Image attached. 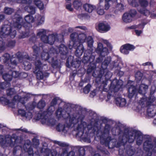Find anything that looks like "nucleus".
Wrapping results in <instances>:
<instances>
[{
	"mask_svg": "<svg viewBox=\"0 0 156 156\" xmlns=\"http://www.w3.org/2000/svg\"><path fill=\"white\" fill-rule=\"evenodd\" d=\"M112 47L111 44L107 40L102 39L98 44V46L96 50L97 53L100 55L97 59V62L102 61V58L108 55L109 51H111Z\"/></svg>",
	"mask_w": 156,
	"mask_h": 156,
	"instance_id": "obj_1",
	"label": "nucleus"
},
{
	"mask_svg": "<svg viewBox=\"0 0 156 156\" xmlns=\"http://www.w3.org/2000/svg\"><path fill=\"white\" fill-rule=\"evenodd\" d=\"M78 35L76 33H73L70 35V37L71 41L70 42L69 45V48L70 49H72L74 48L76 49L75 55L78 57L80 56L82 54L84 48L83 44H80L77 46V43L78 41Z\"/></svg>",
	"mask_w": 156,
	"mask_h": 156,
	"instance_id": "obj_2",
	"label": "nucleus"
},
{
	"mask_svg": "<svg viewBox=\"0 0 156 156\" xmlns=\"http://www.w3.org/2000/svg\"><path fill=\"white\" fill-rule=\"evenodd\" d=\"M84 118V116L83 115L74 114L70 117L69 119V121L71 124H75L80 121V123L78 125L77 130L82 131V133L84 129L87 126L86 122L83 121Z\"/></svg>",
	"mask_w": 156,
	"mask_h": 156,
	"instance_id": "obj_3",
	"label": "nucleus"
},
{
	"mask_svg": "<svg viewBox=\"0 0 156 156\" xmlns=\"http://www.w3.org/2000/svg\"><path fill=\"white\" fill-rule=\"evenodd\" d=\"M9 35L12 38H14L16 35V30L10 25H3L0 29V37L2 38Z\"/></svg>",
	"mask_w": 156,
	"mask_h": 156,
	"instance_id": "obj_4",
	"label": "nucleus"
},
{
	"mask_svg": "<svg viewBox=\"0 0 156 156\" xmlns=\"http://www.w3.org/2000/svg\"><path fill=\"white\" fill-rule=\"evenodd\" d=\"M122 85V81H118L116 80H114L111 83L109 87L108 94L107 96L108 100L111 98H113V96L114 95V93L117 92L121 87Z\"/></svg>",
	"mask_w": 156,
	"mask_h": 156,
	"instance_id": "obj_5",
	"label": "nucleus"
},
{
	"mask_svg": "<svg viewBox=\"0 0 156 156\" xmlns=\"http://www.w3.org/2000/svg\"><path fill=\"white\" fill-rule=\"evenodd\" d=\"M148 88V86L144 84H141L138 89L137 90L134 86L131 85L129 88V97L130 98H132L137 91L140 94H144L146 93Z\"/></svg>",
	"mask_w": 156,
	"mask_h": 156,
	"instance_id": "obj_6",
	"label": "nucleus"
},
{
	"mask_svg": "<svg viewBox=\"0 0 156 156\" xmlns=\"http://www.w3.org/2000/svg\"><path fill=\"white\" fill-rule=\"evenodd\" d=\"M43 66L39 60H37L35 62V67L34 72L36 74L37 78L39 80L42 79L44 77L48 76L49 75L47 73H43L41 71Z\"/></svg>",
	"mask_w": 156,
	"mask_h": 156,
	"instance_id": "obj_7",
	"label": "nucleus"
},
{
	"mask_svg": "<svg viewBox=\"0 0 156 156\" xmlns=\"http://www.w3.org/2000/svg\"><path fill=\"white\" fill-rule=\"evenodd\" d=\"M65 109L63 110L62 108L59 107L56 112V116L58 118L62 117L65 118L66 116L65 115L67 114L68 116H69V112L71 109V107L69 104H65L64 106Z\"/></svg>",
	"mask_w": 156,
	"mask_h": 156,
	"instance_id": "obj_8",
	"label": "nucleus"
},
{
	"mask_svg": "<svg viewBox=\"0 0 156 156\" xmlns=\"http://www.w3.org/2000/svg\"><path fill=\"white\" fill-rule=\"evenodd\" d=\"M54 48H51L49 52L47 50H44L41 53V58L42 59L44 60H48L49 58H51V61H49L50 63H54V62L56 61V60H54L53 56H55V53L53 52Z\"/></svg>",
	"mask_w": 156,
	"mask_h": 156,
	"instance_id": "obj_9",
	"label": "nucleus"
},
{
	"mask_svg": "<svg viewBox=\"0 0 156 156\" xmlns=\"http://www.w3.org/2000/svg\"><path fill=\"white\" fill-rule=\"evenodd\" d=\"M143 135L140 131L132 128H126L123 132V136H141Z\"/></svg>",
	"mask_w": 156,
	"mask_h": 156,
	"instance_id": "obj_10",
	"label": "nucleus"
},
{
	"mask_svg": "<svg viewBox=\"0 0 156 156\" xmlns=\"http://www.w3.org/2000/svg\"><path fill=\"white\" fill-rule=\"evenodd\" d=\"M13 23L12 24L15 28L19 29L22 27L23 20L21 16L16 13L12 17Z\"/></svg>",
	"mask_w": 156,
	"mask_h": 156,
	"instance_id": "obj_11",
	"label": "nucleus"
},
{
	"mask_svg": "<svg viewBox=\"0 0 156 156\" xmlns=\"http://www.w3.org/2000/svg\"><path fill=\"white\" fill-rule=\"evenodd\" d=\"M58 35L56 34H51L42 37V41L44 43L52 45L55 41H58Z\"/></svg>",
	"mask_w": 156,
	"mask_h": 156,
	"instance_id": "obj_12",
	"label": "nucleus"
},
{
	"mask_svg": "<svg viewBox=\"0 0 156 156\" xmlns=\"http://www.w3.org/2000/svg\"><path fill=\"white\" fill-rule=\"evenodd\" d=\"M144 148L147 152V156H151L152 151H156V141H155V145L154 146L151 144V141H146L144 144Z\"/></svg>",
	"mask_w": 156,
	"mask_h": 156,
	"instance_id": "obj_13",
	"label": "nucleus"
},
{
	"mask_svg": "<svg viewBox=\"0 0 156 156\" xmlns=\"http://www.w3.org/2000/svg\"><path fill=\"white\" fill-rule=\"evenodd\" d=\"M46 112V114L44 115L43 118L41 119V122L42 124L46 125L48 126H53L55 123V120L53 119H50L49 118L48 115L51 114L50 112L48 111Z\"/></svg>",
	"mask_w": 156,
	"mask_h": 156,
	"instance_id": "obj_14",
	"label": "nucleus"
},
{
	"mask_svg": "<svg viewBox=\"0 0 156 156\" xmlns=\"http://www.w3.org/2000/svg\"><path fill=\"white\" fill-rule=\"evenodd\" d=\"M96 30L100 32H106L111 29L110 25L105 22H101L98 23L96 27Z\"/></svg>",
	"mask_w": 156,
	"mask_h": 156,
	"instance_id": "obj_15",
	"label": "nucleus"
},
{
	"mask_svg": "<svg viewBox=\"0 0 156 156\" xmlns=\"http://www.w3.org/2000/svg\"><path fill=\"white\" fill-rule=\"evenodd\" d=\"M2 77L5 82L0 83V88L1 89H4L9 87L10 84L8 82L11 81L12 79V76L10 74L9 72L8 73L4 74L2 75Z\"/></svg>",
	"mask_w": 156,
	"mask_h": 156,
	"instance_id": "obj_16",
	"label": "nucleus"
},
{
	"mask_svg": "<svg viewBox=\"0 0 156 156\" xmlns=\"http://www.w3.org/2000/svg\"><path fill=\"white\" fill-rule=\"evenodd\" d=\"M16 93L15 90L13 88H10L6 90L7 95V98L8 99L5 98H2L1 99V100L4 101L6 104H8L10 103L11 102V99Z\"/></svg>",
	"mask_w": 156,
	"mask_h": 156,
	"instance_id": "obj_17",
	"label": "nucleus"
},
{
	"mask_svg": "<svg viewBox=\"0 0 156 156\" xmlns=\"http://www.w3.org/2000/svg\"><path fill=\"white\" fill-rule=\"evenodd\" d=\"M99 138L101 143L103 144H105L106 146H109V145L112 143L113 145H115L116 144L115 140L111 139V137H97Z\"/></svg>",
	"mask_w": 156,
	"mask_h": 156,
	"instance_id": "obj_18",
	"label": "nucleus"
},
{
	"mask_svg": "<svg viewBox=\"0 0 156 156\" xmlns=\"http://www.w3.org/2000/svg\"><path fill=\"white\" fill-rule=\"evenodd\" d=\"M155 98L153 96H151L150 98H147L144 96L139 101L140 104L143 106L150 105L155 100Z\"/></svg>",
	"mask_w": 156,
	"mask_h": 156,
	"instance_id": "obj_19",
	"label": "nucleus"
},
{
	"mask_svg": "<svg viewBox=\"0 0 156 156\" xmlns=\"http://www.w3.org/2000/svg\"><path fill=\"white\" fill-rule=\"evenodd\" d=\"M53 52L55 53V56L57 54L59 53L60 54L64 55V58H66V55L68 52V50L66 46L64 44H61L59 47H57L56 49L54 48Z\"/></svg>",
	"mask_w": 156,
	"mask_h": 156,
	"instance_id": "obj_20",
	"label": "nucleus"
},
{
	"mask_svg": "<svg viewBox=\"0 0 156 156\" xmlns=\"http://www.w3.org/2000/svg\"><path fill=\"white\" fill-rule=\"evenodd\" d=\"M134 48V47L133 45L129 44H126L121 46L120 48V51L122 54L126 55L129 53V51H132Z\"/></svg>",
	"mask_w": 156,
	"mask_h": 156,
	"instance_id": "obj_21",
	"label": "nucleus"
},
{
	"mask_svg": "<svg viewBox=\"0 0 156 156\" xmlns=\"http://www.w3.org/2000/svg\"><path fill=\"white\" fill-rule=\"evenodd\" d=\"M56 129L58 131L62 132L64 133H71L70 132L72 130V128L67 126H65L64 125L61 124H59L57 126Z\"/></svg>",
	"mask_w": 156,
	"mask_h": 156,
	"instance_id": "obj_22",
	"label": "nucleus"
},
{
	"mask_svg": "<svg viewBox=\"0 0 156 156\" xmlns=\"http://www.w3.org/2000/svg\"><path fill=\"white\" fill-rule=\"evenodd\" d=\"M18 113L22 116L25 117L28 120L30 119L33 117V115L31 112L27 110L26 111L23 109H19L18 111Z\"/></svg>",
	"mask_w": 156,
	"mask_h": 156,
	"instance_id": "obj_23",
	"label": "nucleus"
},
{
	"mask_svg": "<svg viewBox=\"0 0 156 156\" xmlns=\"http://www.w3.org/2000/svg\"><path fill=\"white\" fill-rule=\"evenodd\" d=\"M147 24L146 23H142L141 24L135 26L134 27L135 29H141V30H138L137 29H136L134 30V32L135 33V35L137 36H140L141 35L143 32L142 29L144 28V26Z\"/></svg>",
	"mask_w": 156,
	"mask_h": 156,
	"instance_id": "obj_24",
	"label": "nucleus"
},
{
	"mask_svg": "<svg viewBox=\"0 0 156 156\" xmlns=\"http://www.w3.org/2000/svg\"><path fill=\"white\" fill-rule=\"evenodd\" d=\"M120 140H122V141L117 143L119 145H124L127 141L129 143H131L133 142L134 139L131 138L132 137H120Z\"/></svg>",
	"mask_w": 156,
	"mask_h": 156,
	"instance_id": "obj_25",
	"label": "nucleus"
},
{
	"mask_svg": "<svg viewBox=\"0 0 156 156\" xmlns=\"http://www.w3.org/2000/svg\"><path fill=\"white\" fill-rule=\"evenodd\" d=\"M60 101L59 98L57 97L54 98L52 100L51 106L48 108V111L50 112L51 113H52L55 110V108L54 106L56 104Z\"/></svg>",
	"mask_w": 156,
	"mask_h": 156,
	"instance_id": "obj_26",
	"label": "nucleus"
},
{
	"mask_svg": "<svg viewBox=\"0 0 156 156\" xmlns=\"http://www.w3.org/2000/svg\"><path fill=\"white\" fill-rule=\"evenodd\" d=\"M87 37L86 35L84 33L79 34L78 37L77 46L80 44H82V43L86 41Z\"/></svg>",
	"mask_w": 156,
	"mask_h": 156,
	"instance_id": "obj_27",
	"label": "nucleus"
},
{
	"mask_svg": "<svg viewBox=\"0 0 156 156\" xmlns=\"http://www.w3.org/2000/svg\"><path fill=\"white\" fill-rule=\"evenodd\" d=\"M45 20L44 17L39 14H36L35 16V21L38 25L43 24Z\"/></svg>",
	"mask_w": 156,
	"mask_h": 156,
	"instance_id": "obj_28",
	"label": "nucleus"
},
{
	"mask_svg": "<svg viewBox=\"0 0 156 156\" xmlns=\"http://www.w3.org/2000/svg\"><path fill=\"white\" fill-rule=\"evenodd\" d=\"M27 97L25 96L23 97H21L20 96H19L18 95H15L12 98L13 101H20L21 103L23 104L27 99ZM22 106H23V104H22Z\"/></svg>",
	"mask_w": 156,
	"mask_h": 156,
	"instance_id": "obj_29",
	"label": "nucleus"
},
{
	"mask_svg": "<svg viewBox=\"0 0 156 156\" xmlns=\"http://www.w3.org/2000/svg\"><path fill=\"white\" fill-rule=\"evenodd\" d=\"M126 101L125 99L118 97L116 99V103L119 106L122 107L125 105L126 104Z\"/></svg>",
	"mask_w": 156,
	"mask_h": 156,
	"instance_id": "obj_30",
	"label": "nucleus"
},
{
	"mask_svg": "<svg viewBox=\"0 0 156 156\" xmlns=\"http://www.w3.org/2000/svg\"><path fill=\"white\" fill-rule=\"evenodd\" d=\"M147 113L149 116L152 117L156 114V109L153 105H151L147 109Z\"/></svg>",
	"mask_w": 156,
	"mask_h": 156,
	"instance_id": "obj_31",
	"label": "nucleus"
},
{
	"mask_svg": "<svg viewBox=\"0 0 156 156\" xmlns=\"http://www.w3.org/2000/svg\"><path fill=\"white\" fill-rule=\"evenodd\" d=\"M24 58H23V57H12L10 59V61L11 64L12 65H16L18 63V61L20 62H22L23 61L25 60Z\"/></svg>",
	"mask_w": 156,
	"mask_h": 156,
	"instance_id": "obj_32",
	"label": "nucleus"
},
{
	"mask_svg": "<svg viewBox=\"0 0 156 156\" xmlns=\"http://www.w3.org/2000/svg\"><path fill=\"white\" fill-rule=\"evenodd\" d=\"M139 12L142 15L146 16H148L150 14L149 10L146 7L141 8L138 9Z\"/></svg>",
	"mask_w": 156,
	"mask_h": 156,
	"instance_id": "obj_33",
	"label": "nucleus"
},
{
	"mask_svg": "<svg viewBox=\"0 0 156 156\" xmlns=\"http://www.w3.org/2000/svg\"><path fill=\"white\" fill-rule=\"evenodd\" d=\"M122 19L123 21L126 23H130L132 20V19L128 13H126L123 14Z\"/></svg>",
	"mask_w": 156,
	"mask_h": 156,
	"instance_id": "obj_34",
	"label": "nucleus"
},
{
	"mask_svg": "<svg viewBox=\"0 0 156 156\" xmlns=\"http://www.w3.org/2000/svg\"><path fill=\"white\" fill-rule=\"evenodd\" d=\"M25 20L28 24L30 25V24L35 21V17L34 18L32 16L28 15L25 17Z\"/></svg>",
	"mask_w": 156,
	"mask_h": 156,
	"instance_id": "obj_35",
	"label": "nucleus"
},
{
	"mask_svg": "<svg viewBox=\"0 0 156 156\" xmlns=\"http://www.w3.org/2000/svg\"><path fill=\"white\" fill-rule=\"evenodd\" d=\"M47 30L44 29H40L37 30V36L41 37L42 41V38L43 37L47 36Z\"/></svg>",
	"mask_w": 156,
	"mask_h": 156,
	"instance_id": "obj_36",
	"label": "nucleus"
},
{
	"mask_svg": "<svg viewBox=\"0 0 156 156\" xmlns=\"http://www.w3.org/2000/svg\"><path fill=\"white\" fill-rule=\"evenodd\" d=\"M87 46L90 50L92 51L93 49V44L94 41L92 37L90 36L87 37L86 40Z\"/></svg>",
	"mask_w": 156,
	"mask_h": 156,
	"instance_id": "obj_37",
	"label": "nucleus"
},
{
	"mask_svg": "<svg viewBox=\"0 0 156 156\" xmlns=\"http://www.w3.org/2000/svg\"><path fill=\"white\" fill-rule=\"evenodd\" d=\"M119 153L120 156H124L125 153H122V151L121 149H120L119 151ZM126 153L127 155H126L125 156H128V155L129 156H132L134 154V151L133 150L129 149L127 150Z\"/></svg>",
	"mask_w": 156,
	"mask_h": 156,
	"instance_id": "obj_38",
	"label": "nucleus"
},
{
	"mask_svg": "<svg viewBox=\"0 0 156 156\" xmlns=\"http://www.w3.org/2000/svg\"><path fill=\"white\" fill-rule=\"evenodd\" d=\"M83 7L85 10L87 12L89 13L92 12V11L94 9L93 5L88 4H85L84 5Z\"/></svg>",
	"mask_w": 156,
	"mask_h": 156,
	"instance_id": "obj_39",
	"label": "nucleus"
},
{
	"mask_svg": "<svg viewBox=\"0 0 156 156\" xmlns=\"http://www.w3.org/2000/svg\"><path fill=\"white\" fill-rule=\"evenodd\" d=\"M34 2L35 4L40 10H42L44 9V4L41 1L34 0Z\"/></svg>",
	"mask_w": 156,
	"mask_h": 156,
	"instance_id": "obj_40",
	"label": "nucleus"
},
{
	"mask_svg": "<svg viewBox=\"0 0 156 156\" xmlns=\"http://www.w3.org/2000/svg\"><path fill=\"white\" fill-rule=\"evenodd\" d=\"M111 60V58L110 57H107L102 63V67L104 69L106 68L107 66Z\"/></svg>",
	"mask_w": 156,
	"mask_h": 156,
	"instance_id": "obj_41",
	"label": "nucleus"
},
{
	"mask_svg": "<svg viewBox=\"0 0 156 156\" xmlns=\"http://www.w3.org/2000/svg\"><path fill=\"white\" fill-rule=\"evenodd\" d=\"M33 50L34 55H35L36 57L38 56L40 48L38 47L36 44H35L33 47Z\"/></svg>",
	"mask_w": 156,
	"mask_h": 156,
	"instance_id": "obj_42",
	"label": "nucleus"
},
{
	"mask_svg": "<svg viewBox=\"0 0 156 156\" xmlns=\"http://www.w3.org/2000/svg\"><path fill=\"white\" fill-rule=\"evenodd\" d=\"M25 9L28 12L32 14H34L35 12V8L32 6H29L27 7H25Z\"/></svg>",
	"mask_w": 156,
	"mask_h": 156,
	"instance_id": "obj_43",
	"label": "nucleus"
},
{
	"mask_svg": "<svg viewBox=\"0 0 156 156\" xmlns=\"http://www.w3.org/2000/svg\"><path fill=\"white\" fill-rule=\"evenodd\" d=\"M61 156H75V152L72 151L68 154L67 150H65L63 151Z\"/></svg>",
	"mask_w": 156,
	"mask_h": 156,
	"instance_id": "obj_44",
	"label": "nucleus"
},
{
	"mask_svg": "<svg viewBox=\"0 0 156 156\" xmlns=\"http://www.w3.org/2000/svg\"><path fill=\"white\" fill-rule=\"evenodd\" d=\"M9 73H10V74H11V75L12 76V77H14L15 78H17L20 77V74L19 72L14 71H9Z\"/></svg>",
	"mask_w": 156,
	"mask_h": 156,
	"instance_id": "obj_45",
	"label": "nucleus"
},
{
	"mask_svg": "<svg viewBox=\"0 0 156 156\" xmlns=\"http://www.w3.org/2000/svg\"><path fill=\"white\" fill-rule=\"evenodd\" d=\"M10 58L9 55L8 54H5L1 58V60L3 62H6Z\"/></svg>",
	"mask_w": 156,
	"mask_h": 156,
	"instance_id": "obj_46",
	"label": "nucleus"
},
{
	"mask_svg": "<svg viewBox=\"0 0 156 156\" xmlns=\"http://www.w3.org/2000/svg\"><path fill=\"white\" fill-rule=\"evenodd\" d=\"M46 112H44L43 114H42L40 112L36 114L35 117V119L37 120H41V119L43 118L44 115L46 114Z\"/></svg>",
	"mask_w": 156,
	"mask_h": 156,
	"instance_id": "obj_47",
	"label": "nucleus"
},
{
	"mask_svg": "<svg viewBox=\"0 0 156 156\" xmlns=\"http://www.w3.org/2000/svg\"><path fill=\"white\" fill-rule=\"evenodd\" d=\"M74 8L76 9H78L81 8L82 5L81 3L78 1H75L73 3Z\"/></svg>",
	"mask_w": 156,
	"mask_h": 156,
	"instance_id": "obj_48",
	"label": "nucleus"
},
{
	"mask_svg": "<svg viewBox=\"0 0 156 156\" xmlns=\"http://www.w3.org/2000/svg\"><path fill=\"white\" fill-rule=\"evenodd\" d=\"M30 143L31 142L30 141L27 140L26 141V142L24 144L23 148L25 151H28V149L30 147Z\"/></svg>",
	"mask_w": 156,
	"mask_h": 156,
	"instance_id": "obj_49",
	"label": "nucleus"
},
{
	"mask_svg": "<svg viewBox=\"0 0 156 156\" xmlns=\"http://www.w3.org/2000/svg\"><path fill=\"white\" fill-rule=\"evenodd\" d=\"M143 76V74L140 72H137L135 74V77L136 80L138 82L140 80Z\"/></svg>",
	"mask_w": 156,
	"mask_h": 156,
	"instance_id": "obj_50",
	"label": "nucleus"
},
{
	"mask_svg": "<svg viewBox=\"0 0 156 156\" xmlns=\"http://www.w3.org/2000/svg\"><path fill=\"white\" fill-rule=\"evenodd\" d=\"M139 2L141 8L146 7L148 5V2L147 0H140Z\"/></svg>",
	"mask_w": 156,
	"mask_h": 156,
	"instance_id": "obj_51",
	"label": "nucleus"
},
{
	"mask_svg": "<svg viewBox=\"0 0 156 156\" xmlns=\"http://www.w3.org/2000/svg\"><path fill=\"white\" fill-rule=\"evenodd\" d=\"M45 106V102L43 100L40 101L37 105V108L40 109L43 108Z\"/></svg>",
	"mask_w": 156,
	"mask_h": 156,
	"instance_id": "obj_52",
	"label": "nucleus"
},
{
	"mask_svg": "<svg viewBox=\"0 0 156 156\" xmlns=\"http://www.w3.org/2000/svg\"><path fill=\"white\" fill-rule=\"evenodd\" d=\"M55 144H58L59 146L63 147H67L69 146L68 144L65 142L55 141Z\"/></svg>",
	"mask_w": 156,
	"mask_h": 156,
	"instance_id": "obj_53",
	"label": "nucleus"
},
{
	"mask_svg": "<svg viewBox=\"0 0 156 156\" xmlns=\"http://www.w3.org/2000/svg\"><path fill=\"white\" fill-rule=\"evenodd\" d=\"M14 11L13 9L8 7H5L4 10V13L8 15L11 14Z\"/></svg>",
	"mask_w": 156,
	"mask_h": 156,
	"instance_id": "obj_54",
	"label": "nucleus"
},
{
	"mask_svg": "<svg viewBox=\"0 0 156 156\" xmlns=\"http://www.w3.org/2000/svg\"><path fill=\"white\" fill-rule=\"evenodd\" d=\"M24 66V69L27 70H28L31 68V65L30 63L27 61H25L23 63Z\"/></svg>",
	"mask_w": 156,
	"mask_h": 156,
	"instance_id": "obj_55",
	"label": "nucleus"
},
{
	"mask_svg": "<svg viewBox=\"0 0 156 156\" xmlns=\"http://www.w3.org/2000/svg\"><path fill=\"white\" fill-rule=\"evenodd\" d=\"M111 126L108 124L105 125L103 131L104 134H108L111 130Z\"/></svg>",
	"mask_w": 156,
	"mask_h": 156,
	"instance_id": "obj_56",
	"label": "nucleus"
},
{
	"mask_svg": "<svg viewBox=\"0 0 156 156\" xmlns=\"http://www.w3.org/2000/svg\"><path fill=\"white\" fill-rule=\"evenodd\" d=\"M19 133H21L22 132L29 133L27 130L24 128L21 127L20 129H14Z\"/></svg>",
	"mask_w": 156,
	"mask_h": 156,
	"instance_id": "obj_57",
	"label": "nucleus"
},
{
	"mask_svg": "<svg viewBox=\"0 0 156 156\" xmlns=\"http://www.w3.org/2000/svg\"><path fill=\"white\" fill-rule=\"evenodd\" d=\"M80 140L82 142H85L89 143L90 142V140L89 137H80Z\"/></svg>",
	"mask_w": 156,
	"mask_h": 156,
	"instance_id": "obj_58",
	"label": "nucleus"
},
{
	"mask_svg": "<svg viewBox=\"0 0 156 156\" xmlns=\"http://www.w3.org/2000/svg\"><path fill=\"white\" fill-rule=\"evenodd\" d=\"M95 57L94 56H92L89 59V58L87 56H84L83 57V62L84 63H87L88 61H90V62H91L92 61H91V58H94Z\"/></svg>",
	"mask_w": 156,
	"mask_h": 156,
	"instance_id": "obj_59",
	"label": "nucleus"
},
{
	"mask_svg": "<svg viewBox=\"0 0 156 156\" xmlns=\"http://www.w3.org/2000/svg\"><path fill=\"white\" fill-rule=\"evenodd\" d=\"M32 0H17V2L19 3H22L29 4L32 2Z\"/></svg>",
	"mask_w": 156,
	"mask_h": 156,
	"instance_id": "obj_60",
	"label": "nucleus"
},
{
	"mask_svg": "<svg viewBox=\"0 0 156 156\" xmlns=\"http://www.w3.org/2000/svg\"><path fill=\"white\" fill-rule=\"evenodd\" d=\"M91 86L90 84H88L84 88L83 91L85 94L88 93L90 91Z\"/></svg>",
	"mask_w": 156,
	"mask_h": 156,
	"instance_id": "obj_61",
	"label": "nucleus"
},
{
	"mask_svg": "<svg viewBox=\"0 0 156 156\" xmlns=\"http://www.w3.org/2000/svg\"><path fill=\"white\" fill-rule=\"evenodd\" d=\"M131 16V18L135 16L136 14V12L135 10H131L129 13H128Z\"/></svg>",
	"mask_w": 156,
	"mask_h": 156,
	"instance_id": "obj_62",
	"label": "nucleus"
},
{
	"mask_svg": "<svg viewBox=\"0 0 156 156\" xmlns=\"http://www.w3.org/2000/svg\"><path fill=\"white\" fill-rule=\"evenodd\" d=\"M5 49V43L1 40L0 41V52H1Z\"/></svg>",
	"mask_w": 156,
	"mask_h": 156,
	"instance_id": "obj_63",
	"label": "nucleus"
},
{
	"mask_svg": "<svg viewBox=\"0 0 156 156\" xmlns=\"http://www.w3.org/2000/svg\"><path fill=\"white\" fill-rule=\"evenodd\" d=\"M143 137H137L136 139V144L139 145H140L142 143Z\"/></svg>",
	"mask_w": 156,
	"mask_h": 156,
	"instance_id": "obj_64",
	"label": "nucleus"
}]
</instances>
